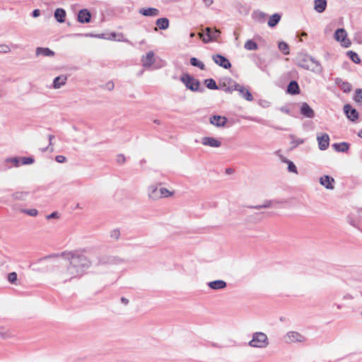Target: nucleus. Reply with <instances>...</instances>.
Listing matches in <instances>:
<instances>
[{"instance_id":"nucleus-1","label":"nucleus","mask_w":362,"mask_h":362,"mask_svg":"<svg viewBox=\"0 0 362 362\" xmlns=\"http://www.w3.org/2000/svg\"><path fill=\"white\" fill-rule=\"evenodd\" d=\"M48 258H56L57 268L54 270V274L62 282L80 278L92 264L85 250L65 251L45 257L44 259Z\"/></svg>"},{"instance_id":"nucleus-2","label":"nucleus","mask_w":362,"mask_h":362,"mask_svg":"<svg viewBox=\"0 0 362 362\" xmlns=\"http://www.w3.org/2000/svg\"><path fill=\"white\" fill-rule=\"evenodd\" d=\"M297 65L304 69L313 72H320V64L312 57L307 54H300L297 57Z\"/></svg>"},{"instance_id":"nucleus-3","label":"nucleus","mask_w":362,"mask_h":362,"mask_svg":"<svg viewBox=\"0 0 362 362\" xmlns=\"http://www.w3.org/2000/svg\"><path fill=\"white\" fill-rule=\"evenodd\" d=\"M269 344L267 335L262 332H256L252 334V339L248 345L252 348L265 349Z\"/></svg>"},{"instance_id":"nucleus-4","label":"nucleus","mask_w":362,"mask_h":362,"mask_svg":"<svg viewBox=\"0 0 362 362\" xmlns=\"http://www.w3.org/2000/svg\"><path fill=\"white\" fill-rule=\"evenodd\" d=\"M284 341L286 344H305L308 341L307 337L297 331H288L284 336Z\"/></svg>"},{"instance_id":"nucleus-5","label":"nucleus","mask_w":362,"mask_h":362,"mask_svg":"<svg viewBox=\"0 0 362 362\" xmlns=\"http://www.w3.org/2000/svg\"><path fill=\"white\" fill-rule=\"evenodd\" d=\"M180 81L184 83L187 89H189L192 91H201L199 90L200 82L189 74H184L181 76Z\"/></svg>"},{"instance_id":"nucleus-6","label":"nucleus","mask_w":362,"mask_h":362,"mask_svg":"<svg viewBox=\"0 0 362 362\" xmlns=\"http://www.w3.org/2000/svg\"><path fill=\"white\" fill-rule=\"evenodd\" d=\"M334 39L341 42V45L345 47H349L351 45V41L347 39V33L344 28H338L334 33Z\"/></svg>"},{"instance_id":"nucleus-7","label":"nucleus","mask_w":362,"mask_h":362,"mask_svg":"<svg viewBox=\"0 0 362 362\" xmlns=\"http://www.w3.org/2000/svg\"><path fill=\"white\" fill-rule=\"evenodd\" d=\"M211 58L216 64L223 67V69H228L231 67L230 61L226 57L220 54H213Z\"/></svg>"},{"instance_id":"nucleus-8","label":"nucleus","mask_w":362,"mask_h":362,"mask_svg":"<svg viewBox=\"0 0 362 362\" xmlns=\"http://www.w3.org/2000/svg\"><path fill=\"white\" fill-rule=\"evenodd\" d=\"M317 141L321 151L326 150L329 145V136L327 133L317 134Z\"/></svg>"},{"instance_id":"nucleus-9","label":"nucleus","mask_w":362,"mask_h":362,"mask_svg":"<svg viewBox=\"0 0 362 362\" xmlns=\"http://www.w3.org/2000/svg\"><path fill=\"white\" fill-rule=\"evenodd\" d=\"M320 184L325 187L327 189L332 190L334 189L335 180L329 175H323L320 177Z\"/></svg>"},{"instance_id":"nucleus-10","label":"nucleus","mask_w":362,"mask_h":362,"mask_svg":"<svg viewBox=\"0 0 362 362\" xmlns=\"http://www.w3.org/2000/svg\"><path fill=\"white\" fill-rule=\"evenodd\" d=\"M202 144L204 146H210L212 148H218L221 146V142L218 139L211 137V136H204L202 139Z\"/></svg>"},{"instance_id":"nucleus-11","label":"nucleus","mask_w":362,"mask_h":362,"mask_svg":"<svg viewBox=\"0 0 362 362\" xmlns=\"http://www.w3.org/2000/svg\"><path fill=\"white\" fill-rule=\"evenodd\" d=\"M91 13L86 8L81 9L78 13V21L81 23H88L90 21Z\"/></svg>"},{"instance_id":"nucleus-12","label":"nucleus","mask_w":362,"mask_h":362,"mask_svg":"<svg viewBox=\"0 0 362 362\" xmlns=\"http://www.w3.org/2000/svg\"><path fill=\"white\" fill-rule=\"evenodd\" d=\"M141 62L144 67H151L155 62L153 52L150 51L146 54V56H143L141 57Z\"/></svg>"},{"instance_id":"nucleus-13","label":"nucleus","mask_w":362,"mask_h":362,"mask_svg":"<svg viewBox=\"0 0 362 362\" xmlns=\"http://www.w3.org/2000/svg\"><path fill=\"white\" fill-rule=\"evenodd\" d=\"M344 111L347 117L351 121H355L358 117V113L356 110L352 108V107L349 104L344 106Z\"/></svg>"},{"instance_id":"nucleus-14","label":"nucleus","mask_w":362,"mask_h":362,"mask_svg":"<svg viewBox=\"0 0 362 362\" xmlns=\"http://www.w3.org/2000/svg\"><path fill=\"white\" fill-rule=\"evenodd\" d=\"M300 114L307 118H313L315 117L314 110L306 103H303L300 109Z\"/></svg>"},{"instance_id":"nucleus-15","label":"nucleus","mask_w":362,"mask_h":362,"mask_svg":"<svg viewBox=\"0 0 362 362\" xmlns=\"http://www.w3.org/2000/svg\"><path fill=\"white\" fill-rule=\"evenodd\" d=\"M238 88V90L239 92L240 95L245 99L247 101H252L253 100V97L250 92L249 89L244 87L243 86L239 84V86H236L235 88Z\"/></svg>"},{"instance_id":"nucleus-16","label":"nucleus","mask_w":362,"mask_h":362,"mask_svg":"<svg viewBox=\"0 0 362 362\" xmlns=\"http://www.w3.org/2000/svg\"><path fill=\"white\" fill-rule=\"evenodd\" d=\"M226 122L227 119L225 117L214 115L210 117V123L216 127H224Z\"/></svg>"},{"instance_id":"nucleus-17","label":"nucleus","mask_w":362,"mask_h":362,"mask_svg":"<svg viewBox=\"0 0 362 362\" xmlns=\"http://www.w3.org/2000/svg\"><path fill=\"white\" fill-rule=\"evenodd\" d=\"M207 286L213 290H221L226 288L227 284L223 280H215L208 282Z\"/></svg>"},{"instance_id":"nucleus-18","label":"nucleus","mask_w":362,"mask_h":362,"mask_svg":"<svg viewBox=\"0 0 362 362\" xmlns=\"http://www.w3.org/2000/svg\"><path fill=\"white\" fill-rule=\"evenodd\" d=\"M139 13L141 15L148 17L158 16L160 14L159 10L156 8H140Z\"/></svg>"},{"instance_id":"nucleus-19","label":"nucleus","mask_w":362,"mask_h":362,"mask_svg":"<svg viewBox=\"0 0 362 362\" xmlns=\"http://www.w3.org/2000/svg\"><path fill=\"white\" fill-rule=\"evenodd\" d=\"M279 157L280 160L282 163H285L288 164V168L287 169H288V170L290 173L298 174V169H297L296 165L294 164V163L293 161L287 159L286 157H284L282 155H279Z\"/></svg>"},{"instance_id":"nucleus-20","label":"nucleus","mask_w":362,"mask_h":362,"mask_svg":"<svg viewBox=\"0 0 362 362\" xmlns=\"http://www.w3.org/2000/svg\"><path fill=\"white\" fill-rule=\"evenodd\" d=\"M335 83L339 87L344 93H349L351 90V85L346 82L344 81L340 78H337L335 79Z\"/></svg>"},{"instance_id":"nucleus-21","label":"nucleus","mask_w":362,"mask_h":362,"mask_svg":"<svg viewBox=\"0 0 362 362\" xmlns=\"http://www.w3.org/2000/svg\"><path fill=\"white\" fill-rule=\"evenodd\" d=\"M67 77L64 75H61L54 79L52 87L54 89H59L66 83Z\"/></svg>"},{"instance_id":"nucleus-22","label":"nucleus","mask_w":362,"mask_h":362,"mask_svg":"<svg viewBox=\"0 0 362 362\" xmlns=\"http://www.w3.org/2000/svg\"><path fill=\"white\" fill-rule=\"evenodd\" d=\"M160 189H158L156 186H149L148 189V197L151 199L156 200L160 199Z\"/></svg>"},{"instance_id":"nucleus-23","label":"nucleus","mask_w":362,"mask_h":362,"mask_svg":"<svg viewBox=\"0 0 362 362\" xmlns=\"http://www.w3.org/2000/svg\"><path fill=\"white\" fill-rule=\"evenodd\" d=\"M35 54L36 56L53 57L54 52L47 47H37L35 49Z\"/></svg>"},{"instance_id":"nucleus-24","label":"nucleus","mask_w":362,"mask_h":362,"mask_svg":"<svg viewBox=\"0 0 362 362\" xmlns=\"http://www.w3.org/2000/svg\"><path fill=\"white\" fill-rule=\"evenodd\" d=\"M300 88L298 83L296 81H292L289 83L287 87V92L292 95L299 93Z\"/></svg>"},{"instance_id":"nucleus-25","label":"nucleus","mask_w":362,"mask_h":362,"mask_svg":"<svg viewBox=\"0 0 362 362\" xmlns=\"http://www.w3.org/2000/svg\"><path fill=\"white\" fill-rule=\"evenodd\" d=\"M54 16L59 23H64L65 21L66 11L63 8H57L54 11Z\"/></svg>"},{"instance_id":"nucleus-26","label":"nucleus","mask_w":362,"mask_h":362,"mask_svg":"<svg viewBox=\"0 0 362 362\" xmlns=\"http://www.w3.org/2000/svg\"><path fill=\"white\" fill-rule=\"evenodd\" d=\"M239 86V83H236L235 81L231 80L230 78L228 79V86L226 87V85L225 83H223V90L226 93H232L234 90H238V88L236 86Z\"/></svg>"},{"instance_id":"nucleus-27","label":"nucleus","mask_w":362,"mask_h":362,"mask_svg":"<svg viewBox=\"0 0 362 362\" xmlns=\"http://www.w3.org/2000/svg\"><path fill=\"white\" fill-rule=\"evenodd\" d=\"M252 18L259 23H264L267 16L264 12L260 11H255L252 14Z\"/></svg>"},{"instance_id":"nucleus-28","label":"nucleus","mask_w":362,"mask_h":362,"mask_svg":"<svg viewBox=\"0 0 362 362\" xmlns=\"http://www.w3.org/2000/svg\"><path fill=\"white\" fill-rule=\"evenodd\" d=\"M211 28H206L204 33H199V37L200 39L204 42L208 43L211 42Z\"/></svg>"},{"instance_id":"nucleus-29","label":"nucleus","mask_w":362,"mask_h":362,"mask_svg":"<svg viewBox=\"0 0 362 362\" xmlns=\"http://www.w3.org/2000/svg\"><path fill=\"white\" fill-rule=\"evenodd\" d=\"M281 15L279 13H274L272 15L268 21V25L271 28L275 27L281 20Z\"/></svg>"},{"instance_id":"nucleus-30","label":"nucleus","mask_w":362,"mask_h":362,"mask_svg":"<svg viewBox=\"0 0 362 362\" xmlns=\"http://www.w3.org/2000/svg\"><path fill=\"white\" fill-rule=\"evenodd\" d=\"M327 6L326 0H315V9L318 13H322Z\"/></svg>"},{"instance_id":"nucleus-31","label":"nucleus","mask_w":362,"mask_h":362,"mask_svg":"<svg viewBox=\"0 0 362 362\" xmlns=\"http://www.w3.org/2000/svg\"><path fill=\"white\" fill-rule=\"evenodd\" d=\"M156 24L160 30H166L169 27V20L167 18H160L156 20Z\"/></svg>"},{"instance_id":"nucleus-32","label":"nucleus","mask_w":362,"mask_h":362,"mask_svg":"<svg viewBox=\"0 0 362 362\" xmlns=\"http://www.w3.org/2000/svg\"><path fill=\"white\" fill-rule=\"evenodd\" d=\"M335 151L338 152H346L348 151L349 145L346 142L335 143L332 145Z\"/></svg>"},{"instance_id":"nucleus-33","label":"nucleus","mask_w":362,"mask_h":362,"mask_svg":"<svg viewBox=\"0 0 362 362\" xmlns=\"http://www.w3.org/2000/svg\"><path fill=\"white\" fill-rule=\"evenodd\" d=\"M6 279L11 284L16 285V286H17L18 284V274L15 272L8 273L6 276Z\"/></svg>"},{"instance_id":"nucleus-34","label":"nucleus","mask_w":362,"mask_h":362,"mask_svg":"<svg viewBox=\"0 0 362 362\" xmlns=\"http://www.w3.org/2000/svg\"><path fill=\"white\" fill-rule=\"evenodd\" d=\"M28 192H16L12 194V197L16 200L24 201L27 199Z\"/></svg>"},{"instance_id":"nucleus-35","label":"nucleus","mask_w":362,"mask_h":362,"mask_svg":"<svg viewBox=\"0 0 362 362\" xmlns=\"http://www.w3.org/2000/svg\"><path fill=\"white\" fill-rule=\"evenodd\" d=\"M289 137L291 139V150L295 148L296 147H297L298 145L300 144H302L304 143V139H296L294 135L293 134H291L289 136Z\"/></svg>"},{"instance_id":"nucleus-36","label":"nucleus","mask_w":362,"mask_h":362,"mask_svg":"<svg viewBox=\"0 0 362 362\" xmlns=\"http://www.w3.org/2000/svg\"><path fill=\"white\" fill-rule=\"evenodd\" d=\"M110 37L108 38V40H117V41H119V42H129L128 40L127 39H124V35L122 33H118L117 34L116 33H112L110 34Z\"/></svg>"},{"instance_id":"nucleus-37","label":"nucleus","mask_w":362,"mask_h":362,"mask_svg":"<svg viewBox=\"0 0 362 362\" xmlns=\"http://www.w3.org/2000/svg\"><path fill=\"white\" fill-rule=\"evenodd\" d=\"M190 64L193 66H197L201 70L205 69V65L203 62L198 60L196 57H192L190 59Z\"/></svg>"},{"instance_id":"nucleus-38","label":"nucleus","mask_w":362,"mask_h":362,"mask_svg":"<svg viewBox=\"0 0 362 362\" xmlns=\"http://www.w3.org/2000/svg\"><path fill=\"white\" fill-rule=\"evenodd\" d=\"M244 47L247 50H256L257 49V44L252 40H248L245 42Z\"/></svg>"},{"instance_id":"nucleus-39","label":"nucleus","mask_w":362,"mask_h":362,"mask_svg":"<svg viewBox=\"0 0 362 362\" xmlns=\"http://www.w3.org/2000/svg\"><path fill=\"white\" fill-rule=\"evenodd\" d=\"M206 86L210 90H217L218 88L216 81L212 78H208L204 81Z\"/></svg>"},{"instance_id":"nucleus-40","label":"nucleus","mask_w":362,"mask_h":362,"mask_svg":"<svg viewBox=\"0 0 362 362\" xmlns=\"http://www.w3.org/2000/svg\"><path fill=\"white\" fill-rule=\"evenodd\" d=\"M117 262V259L112 256H105L100 260V264H115Z\"/></svg>"},{"instance_id":"nucleus-41","label":"nucleus","mask_w":362,"mask_h":362,"mask_svg":"<svg viewBox=\"0 0 362 362\" xmlns=\"http://www.w3.org/2000/svg\"><path fill=\"white\" fill-rule=\"evenodd\" d=\"M347 55L351 59L354 63H359L361 62L360 58L355 52L354 51H349L347 52Z\"/></svg>"},{"instance_id":"nucleus-42","label":"nucleus","mask_w":362,"mask_h":362,"mask_svg":"<svg viewBox=\"0 0 362 362\" xmlns=\"http://www.w3.org/2000/svg\"><path fill=\"white\" fill-rule=\"evenodd\" d=\"M279 49L284 54H289V47L287 43L284 42H281L279 43Z\"/></svg>"},{"instance_id":"nucleus-43","label":"nucleus","mask_w":362,"mask_h":362,"mask_svg":"<svg viewBox=\"0 0 362 362\" xmlns=\"http://www.w3.org/2000/svg\"><path fill=\"white\" fill-rule=\"evenodd\" d=\"M160 198H162V197H170L173 194V192H170L168 189L166 188H160Z\"/></svg>"},{"instance_id":"nucleus-44","label":"nucleus","mask_w":362,"mask_h":362,"mask_svg":"<svg viewBox=\"0 0 362 362\" xmlns=\"http://www.w3.org/2000/svg\"><path fill=\"white\" fill-rule=\"evenodd\" d=\"M354 99L356 103H362V89L358 88L356 90Z\"/></svg>"},{"instance_id":"nucleus-45","label":"nucleus","mask_w":362,"mask_h":362,"mask_svg":"<svg viewBox=\"0 0 362 362\" xmlns=\"http://www.w3.org/2000/svg\"><path fill=\"white\" fill-rule=\"evenodd\" d=\"M272 206V201H265L264 203L262 204V205H257V206H251V208H255V209H266V208H270Z\"/></svg>"},{"instance_id":"nucleus-46","label":"nucleus","mask_w":362,"mask_h":362,"mask_svg":"<svg viewBox=\"0 0 362 362\" xmlns=\"http://www.w3.org/2000/svg\"><path fill=\"white\" fill-rule=\"evenodd\" d=\"M22 212L30 216H36L38 214V211L35 209H22Z\"/></svg>"},{"instance_id":"nucleus-47","label":"nucleus","mask_w":362,"mask_h":362,"mask_svg":"<svg viewBox=\"0 0 362 362\" xmlns=\"http://www.w3.org/2000/svg\"><path fill=\"white\" fill-rule=\"evenodd\" d=\"M19 161L20 160L18 158L13 157L6 159L4 163L5 164L8 163H12L14 165V166L18 167L19 165Z\"/></svg>"},{"instance_id":"nucleus-48","label":"nucleus","mask_w":362,"mask_h":362,"mask_svg":"<svg viewBox=\"0 0 362 362\" xmlns=\"http://www.w3.org/2000/svg\"><path fill=\"white\" fill-rule=\"evenodd\" d=\"M21 162L23 165H30L34 163V159L31 157H23Z\"/></svg>"},{"instance_id":"nucleus-49","label":"nucleus","mask_w":362,"mask_h":362,"mask_svg":"<svg viewBox=\"0 0 362 362\" xmlns=\"http://www.w3.org/2000/svg\"><path fill=\"white\" fill-rule=\"evenodd\" d=\"M220 34H221V32L218 30H216V29L212 30L211 29V41L217 39L219 37Z\"/></svg>"},{"instance_id":"nucleus-50","label":"nucleus","mask_w":362,"mask_h":362,"mask_svg":"<svg viewBox=\"0 0 362 362\" xmlns=\"http://www.w3.org/2000/svg\"><path fill=\"white\" fill-rule=\"evenodd\" d=\"M55 160L57 162V163H64L66 160V158L65 156H62V155H59V156H57L55 157Z\"/></svg>"},{"instance_id":"nucleus-51","label":"nucleus","mask_w":362,"mask_h":362,"mask_svg":"<svg viewBox=\"0 0 362 362\" xmlns=\"http://www.w3.org/2000/svg\"><path fill=\"white\" fill-rule=\"evenodd\" d=\"M120 233L118 230H114L111 232V237L115 239H118L119 237Z\"/></svg>"},{"instance_id":"nucleus-52","label":"nucleus","mask_w":362,"mask_h":362,"mask_svg":"<svg viewBox=\"0 0 362 362\" xmlns=\"http://www.w3.org/2000/svg\"><path fill=\"white\" fill-rule=\"evenodd\" d=\"M11 51V48L6 45H1V53H8Z\"/></svg>"},{"instance_id":"nucleus-53","label":"nucleus","mask_w":362,"mask_h":362,"mask_svg":"<svg viewBox=\"0 0 362 362\" xmlns=\"http://www.w3.org/2000/svg\"><path fill=\"white\" fill-rule=\"evenodd\" d=\"M117 161L118 163H123L125 161V157L123 155H119Z\"/></svg>"},{"instance_id":"nucleus-54","label":"nucleus","mask_w":362,"mask_h":362,"mask_svg":"<svg viewBox=\"0 0 362 362\" xmlns=\"http://www.w3.org/2000/svg\"><path fill=\"white\" fill-rule=\"evenodd\" d=\"M57 217H58L57 212H52V214H50L49 215H48L47 216V219H51V218H57Z\"/></svg>"},{"instance_id":"nucleus-55","label":"nucleus","mask_w":362,"mask_h":362,"mask_svg":"<svg viewBox=\"0 0 362 362\" xmlns=\"http://www.w3.org/2000/svg\"><path fill=\"white\" fill-rule=\"evenodd\" d=\"M40 15V11L39 9H35V10L33 11V13H32L33 17H34V18H37V17H38Z\"/></svg>"},{"instance_id":"nucleus-56","label":"nucleus","mask_w":362,"mask_h":362,"mask_svg":"<svg viewBox=\"0 0 362 362\" xmlns=\"http://www.w3.org/2000/svg\"><path fill=\"white\" fill-rule=\"evenodd\" d=\"M280 110H281V112H284V113L290 114V110H289V109H288L287 107H286V106L281 107L280 108Z\"/></svg>"},{"instance_id":"nucleus-57","label":"nucleus","mask_w":362,"mask_h":362,"mask_svg":"<svg viewBox=\"0 0 362 362\" xmlns=\"http://www.w3.org/2000/svg\"><path fill=\"white\" fill-rule=\"evenodd\" d=\"M203 1H204V3L205 4L206 6H211L214 2V0H203Z\"/></svg>"},{"instance_id":"nucleus-58","label":"nucleus","mask_w":362,"mask_h":362,"mask_svg":"<svg viewBox=\"0 0 362 362\" xmlns=\"http://www.w3.org/2000/svg\"><path fill=\"white\" fill-rule=\"evenodd\" d=\"M121 302L124 305H127L129 303V300L127 298H124V297H122L121 298Z\"/></svg>"},{"instance_id":"nucleus-59","label":"nucleus","mask_w":362,"mask_h":362,"mask_svg":"<svg viewBox=\"0 0 362 362\" xmlns=\"http://www.w3.org/2000/svg\"><path fill=\"white\" fill-rule=\"evenodd\" d=\"M353 298H354V297L351 294H346L344 296V299H345V300H351Z\"/></svg>"},{"instance_id":"nucleus-60","label":"nucleus","mask_w":362,"mask_h":362,"mask_svg":"<svg viewBox=\"0 0 362 362\" xmlns=\"http://www.w3.org/2000/svg\"><path fill=\"white\" fill-rule=\"evenodd\" d=\"M54 138V136L53 135H51L49 134L48 136V139H49V145L51 146L52 145V140Z\"/></svg>"},{"instance_id":"nucleus-61","label":"nucleus","mask_w":362,"mask_h":362,"mask_svg":"<svg viewBox=\"0 0 362 362\" xmlns=\"http://www.w3.org/2000/svg\"><path fill=\"white\" fill-rule=\"evenodd\" d=\"M103 35H104L103 34H101V35H95V37H98V38H103V37H103Z\"/></svg>"},{"instance_id":"nucleus-62","label":"nucleus","mask_w":362,"mask_h":362,"mask_svg":"<svg viewBox=\"0 0 362 362\" xmlns=\"http://www.w3.org/2000/svg\"><path fill=\"white\" fill-rule=\"evenodd\" d=\"M231 172H232V169H230V168H227L226 169V173H230Z\"/></svg>"},{"instance_id":"nucleus-63","label":"nucleus","mask_w":362,"mask_h":362,"mask_svg":"<svg viewBox=\"0 0 362 362\" xmlns=\"http://www.w3.org/2000/svg\"><path fill=\"white\" fill-rule=\"evenodd\" d=\"M189 36H190V37H194L195 36V33H191Z\"/></svg>"},{"instance_id":"nucleus-64","label":"nucleus","mask_w":362,"mask_h":362,"mask_svg":"<svg viewBox=\"0 0 362 362\" xmlns=\"http://www.w3.org/2000/svg\"><path fill=\"white\" fill-rule=\"evenodd\" d=\"M47 150H49V147H48V146H47V147H46L45 148H42V152H44V151H47Z\"/></svg>"}]
</instances>
